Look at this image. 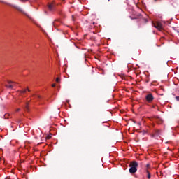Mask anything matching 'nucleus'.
I'll return each mask as SVG.
<instances>
[{
	"mask_svg": "<svg viewBox=\"0 0 179 179\" xmlns=\"http://www.w3.org/2000/svg\"><path fill=\"white\" fill-rule=\"evenodd\" d=\"M129 173H131V174H134V173L138 171V163L136 162H131L129 164Z\"/></svg>",
	"mask_w": 179,
	"mask_h": 179,
	"instance_id": "nucleus-1",
	"label": "nucleus"
},
{
	"mask_svg": "<svg viewBox=\"0 0 179 179\" xmlns=\"http://www.w3.org/2000/svg\"><path fill=\"white\" fill-rule=\"evenodd\" d=\"M152 26H154L155 29H157V30H159V31H162V30H163V25L160 22H156L152 23Z\"/></svg>",
	"mask_w": 179,
	"mask_h": 179,
	"instance_id": "nucleus-2",
	"label": "nucleus"
},
{
	"mask_svg": "<svg viewBox=\"0 0 179 179\" xmlns=\"http://www.w3.org/2000/svg\"><path fill=\"white\" fill-rule=\"evenodd\" d=\"M8 84L6 85V87H8V89H12L14 87L15 85H16V83L10 80H8Z\"/></svg>",
	"mask_w": 179,
	"mask_h": 179,
	"instance_id": "nucleus-3",
	"label": "nucleus"
},
{
	"mask_svg": "<svg viewBox=\"0 0 179 179\" xmlns=\"http://www.w3.org/2000/svg\"><path fill=\"white\" fill-rule=\"evenodd\" d=\"M145 99L148 103H150L151 101H153V95H152V94H149L146 96Z\"/></svg>",
	"mask_w": 179,
	"mask_h": 179,
	"instance_id": "nucleus-4",
	"label": "nucleus"
},
{
	"mask_svg": "<svg viewBox=\"0 0 179 179\" xmlns=\"http://www.w3.org/2000/svg\"><path fill=\"white\" fill-rule=\"evenodd\" d=\"M22 93H26V92H30V90L29 88L24 89L22 91H21Z\"/></svg>",
	"mask_w": 179,
	"mask_h": 179,
	"instance_id": "nucleus-5",
	"label": "nucleus"
},
{
	"mask_svg": "<svg viewBox=\"0 0 179 179\" xmlns=\"http://www.w3.org/2000/svg\"><path fill=\"white\" fill-rule=\"evenodd\" d=\"M52 6H54L53 4H49L48 5V8L50 9V10H52Z\"/></svg>",
	"mask_w": 179,
	"mask_h": 179,
	"instance_id": "nucleus-6",
	"label": "nucleus"
},
{
	"mask_svg": "<svg viewBox=\"0 0 179 179\" xmlns=\"http://www.w3.org/2000/svg\"><path fill=\"white\" fill-rule=\"evenodd\" d=\"M56 82H57V83H59V82H61V79L59 78H56Z\"/></svg>",
	"mask_w": 179,
	"mask_h": 179,
	"instance_id": "nucleus-7",
	"label": "nucleus"
},
{
	"mask_svg": "<svg viewBox=\"0 0 179 179\" xmlns=\"http://www.w3.org/2000/svg\"><path fill=\"white\" fill-rule=\"evenodd\" d=\"M148 178H150V173L148 172Z\"/></svg>",
	"mask_w": 179,
	"mask_h": 179,
	"instance_id": "nucleus-8",
	"label": "nucleus"
},
{
	"mask_svg": "<svg viewBox=\"0 0 179 179\" xmlns=\"http://www.w3.org/2000/svg\"><path fill=\"white\" fill-rule=\"evenodd\" d=\"M46 139H51V136H48Z\"/></svg>",
	"mask_w": 179,
	"mask_h": 179,
	"instance_id": "nucleus-9",
	"label": "nucleus"
},
{
	"mask_svg": "<svg viewBox=\"0 0 179 179\" xmlns=\"http://www.w3.org/2000/svg\"><path fill=\"white\" fill-rule=\"evenodd\" d=\"M177 101H179V96H176Z\"/></svg>",
	"mask_w": 179,
	"mask_h": 179,
	"instance_id": "nucleus-10",
	"label": "nucleus"
},
{
	"mask_svg": "<svg viewBox=\"0 0 179 179\" xmlns=\"http://www.w3.org/2000/svg\"><path fill=\"white\" fill-rule=\"evenodd\" d=\"M20 110V108H17L16 109V112L17 113V112H19Z\"/></svg>",
	"mask_w": 179,
	"mask_h": 179,
	"instance_id": "nucleus-11",
	"label": "nucleus"
},
{
	"mask_svg": "<svg viewBox=\"0 0 179 179\" xmlns=\"http://www.w3.org/2000/svg\"><path fill=\"white\" fill-rule=\"evenodd\" d=\"M52 87H55V84H52Z\"/></svg>",
	"mask_w": 179,
	"mask_h": 179,
	"instance_id": "nucleus-12",
	"label": "nucleus"
},
{
	"mask_svg": "<svg viewBox=\"0 0 179 179\" xmlns=\"http://www.w3.org/2000/svg\"><path fill=\"white\" fill-rule=\"evenodd\" d=\"M22 2H26V0H21Z\"/></svg>",
	"mask_w": 179,
	"mask_h": 179,
	"instance_id": "nucleus-13",
	"label": "nucleus"
},
{
	"mask_svg": "<svg viewBox=\"0 0 179 179\" xmlns=\"http://www.w3.org/2000/svg\"><path fill=\"white\" fill-rule=\"evenodd\" d=\"M18 10H20V12H22V10L20 8H18Z\"/></svg>",
	"mask_w": 179,
	"mask_h": 179,
	"instance_id": "nucleus-14",
	"label": "nucleus"
},
{
	"mask_svg": "<svg viewBox=\"0 0 179 179\" xmlns=\"http://www.w3.org/2000/svg\"><path fill=\"white\" fill-rule=\"evenodd\" d=\"M27 106H28V105H27H27H26V108H27Z\"/></svg>",
	"mask_w": 179,
	"mask_h": 179,
	"instance_id": "nucleus-15",
	"label": "nucleus"
},
{
	"mask_svg": "<svg viewBox=\"0 0 179 179\" xmlns=\"http://www.w3.org/2000/svg\"><path fill=\"white\" fill-rule=\"evenodd\" d=\"M38 97H40V96L38 95Z\"/></svg>",
	"mask_w": 179,
	"mask_h": 179,
	"instance_id": "nucleus-16",
	"label": "nucleus"
}]
</instances>
